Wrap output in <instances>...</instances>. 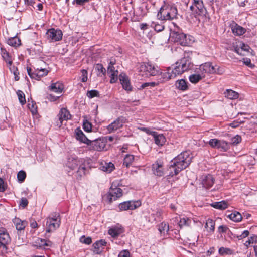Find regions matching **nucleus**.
Returning a JSON list of instances; mask_svg holds the SVG:
<instances>
[{"instance_id":"nucleus-1","label":"nucleus","mask_w":257,"mask_h":257,"mask_svg":"<svg viewBox=\"0 0 257 257\" xmlns=\"http://www.w3.org/2000/svg\"><path fill=\"white\" fill-rule=\"evenodd\" d=\"M190 64L189 60L185 58L177 62L172 69L168 67L163 72L161 73L160 82H166L170 79L175 78L178 75L182 74L190 69Z\"/></svg>"},{"instance_id":"nucleus-2","label":"nucleus","mask_w":257,"mask_h":257,"mask_svg":"<svg viewBox=\"0 0 257 257\" xmlns=\"http://www.w3.org/2000/svg\"><path fill=\"white\" fill-rule=\"evenodd\" d=\"M191 160L192 157L189 151L183 152L178 155L171 162L169 167L170 175H177L181 170L185 169L190 164Z\"/></svg>"},{"instance_id":"nucleus-3","label":"nucleus","mask_w":257,"mask_h":257,"mask_svg":"<svg viewBox=\"0 0 257 257\" xmlns=\"http://www.w3.org/2000/svg\"><path fill=\"white\" fill-rule=\"evenodd\" d=\"M177 10L175 7L164 4L161 8L157 14V17L161 20H171L176 18Z\"/></svg>"},{"instance_id":"nucleus-4","label":"nucleus","mask_w":257,"mask_h":257,"mask_svg":"<svg viewBox=\"0 0 257 257\" xmlns=\"http://www.w3.org/2000/svg\"><path fill=\"white\" fill-rule=\"evenodd\" d=\"M60 218L58 214L51 215L46 219V230L50 232L55 230L60 226Z\"/></svg>"},{"instance_id":"nucleus-5","label":"nucleus","mask_w":257,"mask_h":257,"mask_svg":"<svg viewBox=\"0 0 257 257\" xmlns=\"http://www.w3.org/2000/svg\"><path fill=\"white\" fill-rule=\"evenodd\" d=\"M138 69L140 72L145 73L144 75H146V76L148 75L158 76V77H159V75H161L162 72H160L157 68L149 63H143L141 64Z\"/></svg>"},{"instance_id":"nucleus-6","label":"nucleus","mask_w":257,"mask_h":257,"mask_svg":"<svg viewBox=\"0 0 257 257\" xmlns=\"http://www.w3.org/2000/svg\"><path fill=\"white\" fill-rule=\"evenodd\" d=\"M84 161L83 159L70 158L68 162V166L72 169H74L79 166L78 173L80 175L82 176L85 175L86 170L85 165L83 164Z\"/></svg>"},{"instance_id":"nucleus-7","label":"nucleus","mask_w":257,"mask_h":257,"mask_svg":"<svg viewBox=\"0 0 257 257\" xmlns=\"http://www.w3.org/2000/svg\"><path fill=\"white\" fill-rule=\"evenodd\" d=\"M11 241L10 237L7 231L4 228L0 229V250L2 253L7 252V247Z\"/></svg>"},{"instance_id":"nucleus-8","label":"nucleus","mask_w":257,"mask_h":257,"mask_svg":"<svg viewBox=\"0 0 257 257\" xmlns=\"http://www.w3.org/2000/svg\"><path fill=\"white\" fill-rule=\"evenodd\" d=\"M62 32L60 30H56L54 28L49 29L47 33V38L52 41H58L62 37Z\"/></svg>"},{"instance_id":"nucleus-9","label":"nucleus","mask_w":257,"mask_h":257,"mask_svg":"<svg viewBox=\"0 0 257 257\" xmlns=\"http://www.w3.org/2000/svg\"><path fill=\"white\" fill-rule=\"evenodd\" d=\"M90 148L95 151H101L103 150L106 146V142L103 139H96L90 141L89 142Z\"/></svg>"},{"instance_id":"nucleus-10","label":"nucleus","mask_w":257,"mask_h":257,"mask_svg":"<svg viewBox=\"0 0 257 257\" xmlns=\"http://www.w3.org/2000/svg\"><path fill=\"white\" fill-rule=\"evenodd\" d=\"M141 205L139 201H125L120 203L119 205V209L121 211H126L128 210H134L139 207Z\"/></svg>"},{"instance_id":"nucleus-11","label":"nucleus","mask_w":257,"mask_h":257,"mask_svg":"<svg viewBox=\"0 0 257 257\" xmlns=\"http://www.w3.org/2000/svg\"><path fill=\"white\" fill-rule=\"evenodd\" d=\"M126 122V119L123 117L118 118L107 126V130L109 133H111L117 129L121 127L123 124Z\"/></svg>"},{"instance_id":"nucleus-12","label":"nucleus","mask_w":257,"mask_h":257,"mask_svg":"<svg viewBox=\"0 0 257 257\" xmlns=\"http://www.w3.org/2000/svg\"><path fill=\"white\" fill-rule=\"evenodd\" d=\"M122 195V190L120 188H116L115 185H112L109 192L108 199L109 202H111Z\"/></svg>"},{"instance_id":"nucleus-13","label":"nucleus","mask_w":257,"mask_h":257,"mask_svg":"<svg viewBox=\"0 0 257 257\" xmlns=\"http://www.w3.org/2000/svg\"><path fill=\"white\" fill-rule=\"evenodd\" d=\"M210 62H206L200 65L197 69L205 77L206 74H213L214 68Z\"/></svg>"},{"instance_id":"nucleus-14","label":"nucleus","mask_w":257,"mask_h":257,"mask_svg":"<svg viewBox=\"0 0 257 257\" xmlns=\"http://www.w3.org/2000/svg\"><path fill=\"white\" fill-rule=\"evenodd\" d=\"M58 119L59 122L57 124V126L60 127L63 121H67L71 119V115L70 114L69 111L66 108H62L59 111L58 115Z\"/></svg>"},{"instance_id":"nucleus-15","label":"nucleus","mask_w":257,"mask_h":257,"mask_svg":"<svg viewBox=\"0 0 257 257\" xmlns=\"http://www.w3.org/2000/svg\"><path fill=\"white\" fill-rule=\"evenodd\" d=\"M202 187L208 189L212 186L214 183V178L211 175H203L200 178Z\"/></svg>"},{"instance_id":"nucleus-16","label":"nucleus","mask_w":257,"mask_h":257,"mask_svg":"<svg viewBox=\"0 0 257 257\" xmlns=\"http://www.w3.org/2000/svg\"><path fill=\"white\" fill-rule=\"evenodd\" d=\"M152 170L153 174L158 176H162L164 174L163 164L160 161H157L152 165Z\"/></svg>"},{"instance_id":"nucleus-17","label":"nucleus","mask_w":257,"mask_h":257,"mask_svg":"<svg viewBox=\"0 0 257 257\" xmlns=\"http://www.w3.org/2000/svg\"><path fill=\"white\" fill-rule=\"evenodd\" d=\"M147 133L153 137L155 142L158 146H162L165 143L166 138L162 134H158L156 132L149 131H148Z\"/></svg>"},{"instance_id":"nucleus-18","label":"nucleus","mask_w":257,"mask_h":257,"mask_svg":"<svg viewBox=\"0 0 257 257\" xmlns=\"http://www.w3.org/2000/svg\"><path fill=\"white\" fill-rule=\"evenodd\" d=\"M52 244L53 243L51 241L39 238H37L34 243V246L41 249H46L48 247H51Z\"/></svg>"},{"instance_id":"nucleus-19","label":"nucleus","mask_w":257,"mask_h":257,"mask_svg":"<svg viewBox=\"0 0 257 257\" xmlns=\"http://www.w3.org/2000/svg\"><path fill=\"white\" fill-rule=\"evenodd\" d=\"M119 79L123 89L127 91H132V87L131 85L128 77L125 74H120L119 76Z\"/></svg>"},{"instance_id":"nucleus-20","label":"nucleus","mask_w":257,"mask_h":257,"mask_svg":"<svg viewBox=\"0 0 257 257\" xmlns=\"http://www.w3.org/2000/svg\"><path fill=\"white\" fill-rule=\"evenodd\" d=\"M106 242L104 240H100L93 244V251L95 254H99L102 252L101 248L105 246Z\"/></svg>"},{"instance_id":"nucleus-21","label":"nucleus","mask_w":257,"mask_h":257,"mask_svg":"<svg viewBox=\"0 0 257 257\" xmlns=\"http://www.w3.org/2000/svg\"><path fill=\"white\" fill-rule=\"evenodd\" d=\"M196 8V14L201 16H206L207 11L204 7L203 2L194 4Z\"/></svg>"},{"instance_id":"nucleus-22","label":"nucleus","mask_w":257,"mask_h":257,"mask_svg":"<svg viewBox=\"0 0 257 257\" xmlns=\"http://www.w3.org/2000/svg\"><path fill=\"white\" fill-rule=\"evenodd\" d=\"M231 30L233 33L237 36L242 35L246 32L245 28L235 23L232 25Z\"/></svg>"},{"instance_id":"nucleus-23","label":"nucleus","mask_w":257,"mask_h":257,"mask_svg":"<svg viewBox=\"0 0 257 257\" xmlns=\"http://www.w3.org/2000/svg\"><path fill=\"white\" fill-rule=\"evenodd\" d=\"M13 223L16 226V228L18 231L24 230L27 225V222L25 221H22L18 218H15L13 219Z\"/></svg>"},{"instance_id":"nucleus-24","label":"nucleus","mask_w":257,"mask_h":257,"mask_svg":"<svg viewBox=\"0 0 257 257\" xmlns=\"http://www.w3.org/2000/svg\"><path fill=\"white\" fill-rule=\"evenodd\" d=\"M204 78V75L197 69L196 73L189 76V80L192 83H196Z\"/></svg>"},{"instance_id":"nucleus-25","label":"nucleus","mask_w":257,"mask_h":257,"mask_svg":"<svg viewBox=\"0 0 257 257\" xmlns=\"http://www.w3.org/2000/svg\"><path fill=\"white\" fill-rule=\"evenodd\" d=\"M64 87L63 84L59 82L52 83L49 87L50 90L58 93H61Z\"/></svg>"},{"instance_id":"nucleus-26","label":"nucleus","mask_w":257,"mask_h":257,"mask_svg":"<svg viewBox=\"0 0 257 257\" xmlns=\"http://www.w3.org/2000/svg\"><path fill=\"white\" fill-rule=\"evenodd\" d=\"M75 133L76 138L77 140H80L81 142H83L84 143L89 144L90 140L86 137V136L84 135L83 132L81 130L77 128L75 130Z\"/></svg>"},{"instance_id":"nucleus-27","label":"nucleus","mask_w":257,"mask_h":257,"mask_svg":"<svg viewBox=\"0 0 257 257\" xmlns=\"http://www.w3.org/2000/svg\"><path fill=\"white\" fill-rule=\"evenodd\" d=\"M176 40L182 46H186L188 44L187 36L184 33L176 34Z\"/></svg>"},{"instance_id":"nucleus-28","label":"nucleus","mask_w":257,"mask_h":257,"mask_svg":"<svg viewBox=\"0 0 257 257\" xmlns=\"http://www.w3.org/2000/svg\"><path fill=\"white\" fill-rule=\"evenodd\" d=\"M250 47L244 43H241L239 46V47H236L235 48V51L238 54L241 55H244L245 54L244 52H249V49Z\"/></svg>"},{"instance_id":"nucleus-29","label":"nucleus","mask_w":257,"mask_h":257,"mask_svg":"<svg viewBox=\"0 0 257 257\" xmlns=\"http://www.w3.org/2000/svg\"><path fill=\"white\" fill-rule=\"evenodd\" d=\"M49 72V70L46 68L38 67L36 69V73L38 74V75L37 76V79H39L40 77L47 75Z\"/></svg>"},{"instance_id":"nucleus-30","label":"nucleus","mask_w":257,"mask_h":257,"mask_svg":"<svg viewBox=\"0 0 257 257\" xmlns=\"http://www.w3.org/2000/svg\"><path fill=\"white\" fill-rule=\"evenodd\" d=\"M211 206L216 209L224 210L227 208V202L225 201L214 202L211 204Z\"/></svg>"},{"instance_id":"nucleus-31","label":"nucleus","mask_w":257,"mask_h":257,"mask_svg":"<svg viewBox=\"0 0 257 257\" xmlns=\"http://www.w3.org/2000/svg\"><path fill=\"white\" fill-rule=\"evenodd\" d=\"M225 97L230 99H235L238 98L239 94L237 92L231 89H227L224 93Z\"/></svg>"},{"instance_id":"nucleus-32","label":"nucleus","mask_w":257,"mask_h":257,"mask_svg":"<svg viewBox=\"0 0 257 257\" xmlns=\"http://www.w3.org/2000/svg\"><path fill=\"white\" fill-rule=\"evenodd\" d=\"M215 222L211 219H208L206 221L205 227L207 231L210 233H213L214 231Z\"/></svg>"},{"instance_id":"nucleus-33","label":"nucleus","mask_w":257,"mask_h":257,"mask_svg":"<svg viewBox=\"0 0 257 257\" xmlns=\"http://www.w3.org/2000/svg\"><path fill=\"white\" fill-rule=\"evenodd\" d=\"M1 55L7 64L11 66V64H12V61L11 60V57L9 55V54L5 49L1 48Z\"/></svg>"},{"instance_id":"nucleus-34","label":"nucleus","mask_w":257,"mask_h":257,"mask_svg":"<svg viewBox=\"0 0 257 257\" xmlns=\"http://www.w3.org/2000/svg\"><path fill=\"white\" fill-rule=\"evenodd\" d=\"M228 217L232 220L234 222H240L242 219V217L241 214L237 211H235L230 215H228Z\"/></svg>"},{"instance_id":"nucleus-35","label":"nucleus","mask_w":257,"mask_h":257,"mask_svg":"<svg viewBox=\"0 0 257 257\" xmlns=\"http://www.w3.org/2000/svg\"><path fill=\"white\" fill-rule=\"evenodd\" d=\"M8 44L12 46L17 47L21 44V41L17 37L11 38L8 40Z\"/></svg>"},{"instance_id":"nucleus-36","label":"nucleus","mask_w":257,"mask_h":257,"mask_svg":"<svg viewBox=\"0 0 257 257\" xmlns=\"http://www.w3.org/2000/svg\"><path fill=\"white\" fill-rule=\"evenodd\" d=\"M134 160V156L132 155L127 154L124 158L123 165L128 167L132 164Z\"/></svg>"},{"instance_id":"nucleus-37","label":"nucleus","mask_w":257,"mask_h":257,"mask_svg":"<svg viewBox=\"0 0 257 257\" xmlns=\"http://www.w3.org/2000/svg\"><path fill=\"white\" fill-rule=\"evenodd\" d=\"M122 232V229L118 227L112 228L108 230L109 234L113 237L117 236L121 234Z\"/></svg>"},{"instance_id":"nucleus-38","label":"nucleus","mask_w":257,"mask_h":257,"mask_svg":"<svg viewBox=\"0 0 257 257\" xmlns=\"http://www.w3.org/2000/svg\"><path fill=\"white\" fill-rule=\"evenodd\" d=\"M169 229V225L165 223V222H162L160 223V224L159 226L158 230L161 233H167Z\"/></svg>"},{"instance_id":"nucleus-39","label":"nucleus","mask_w":257,"mask_h":257,"mask_svg":"<svg viewBox=\"0 0 257 257\" xmlns=\"http://www.w3.org/2000/svg\"><path fill=\"white\" fill-rule=\"evenodd\" d=\"M176 87L181 90H186L187 85L186 81L183 79H181L176 82Z\"/></svg>"},{"instance_id":"nucleus-40","label":"nucleus","mask_w":257,"mask_h":257,"mask_svg":"<svg viewBox=\"0 0 257 257\" xmlns=\"http://www.w3.org/2000/svg\"><path fill=\"white\" fill-rule=\"evenodd\" d=\"M191 221L190 219L187 218H182L180 219L179 222L178 223L180 228H182L184 226H188L190 225Z\"/></svg>"},{"instance_id":"nucleus-41","label":"nucleus","mask_w":257,"mask_h":257,"mask_svg":"<svg viewBox=\"0 0 257 257\" xmlns=\"http://www.w3.org/2000/svg\"><path fill=\"white\" fill-rule=\"evenodd\" d=\"M160 75H159V77H158V80H157V82H147V83H144V84H143L141 86L142 88H146V87H148V86H152V87H154L155 86H157V85H158L160 83H163V82H160Z\"/></svg>"},{"instance_id":"nucleus-42","label":"nucleus","mask_w":257,"mask_h":257,"mask_svg":"<svg viewBox=\"0 0 257 257\" xmlns=\"http://www.w3.org/2000/svg\"><path fill=\"white\" fill-rule=\"evenodd\" d=\"M219 253L221 255H231L233 254V251L230 248L222 247L219 248Z\"/></svg>"},{"instance_id":"nucleus-43","label":"nucleus","mask_w":257,"mask_h":257,"mask_svg":"<svg viewBox=\"0 0 257 257\" xmlns=\"http://www.w3.org/2000/svg\"><path fill=\"white\" fill-rule=\"evenodd\" d=\"M114 168L113 164L112 163H106L102 167V170L108 173L111 172Z\"/></svg>"},{"instance_id":"nucleus-44","label":"nucleus","mask_w":257,"mask_h":257,"mask_svg":"<svg viewBox=\"0 0 257 257\" xmlns=\"http://www.w3.org/2000/svg\"><path fill=\"white\" fill-rule=\"evenodd\" d=\"M28 107L33 114H36L37 112V107L36 104L33 101L29 102L28 104Z\"/></svg>"},{"instance_id":"nucleus-45","label":"nucleus","mask_w":257,"mask_h":257,"mask_svg":"<svg viewBox=\"0 0 257 257\" xmlns=\"http://www.w3.org/2000/svg\"><path fill=\"white\" fill-rule=\"evenodd\" d=\"M17 94L19 98V100L21 104L23 105L26 102V99L24 93L21 90H18Z\"/></svg>"},{"instance_id":"nucleus-46","label":"nucleus","mask_w":257,"mask_h":257,"mask_svg":"<svg viewBox=\"0 0 257 257\" xmlns=\"http://www.w3.org/2000/svg\"><path fill=\"white\" fill-rule=\"evenodd\" d=\"M229 148V144L225 141H221L219 145V149L221 151H226Z\"/></svg>"},{"instance_id":"nucleus-47","label":"nucleus","mask_w":257,"mask_h":257,"mask_svg":"<svg viewBox=\"0 0 257 257\" xmlns=\"http://www.w3.org/2000/svg\"><path fill=\"white\" fill-rule=\"evenodd\" d=\"M152 26L157 32H161L164 29V26L162 23L159 24L158 23L153 22L152 24Z\"/></svg>"},{"instance_id":"nucleus-48","label":"nucleus","mask_w":257,"mask_h":257,"mask_svg":"<svg viewBox=\"0 0 257 257\" xmlns=\"http://www.w3.org/2000/svg\"><path fill=\"white\" fill-rule=\"evenodd\" d=\"M95 69L97 70L98 73V75L100 76V73H102L103 75H105L106 73L105 69L103 67L102 65L101 64H97L95 66Z\"/></svg>"},{"instance_id":"nucleus-49","label":"nucleus","mask_w":257,"mask_h":257,"mask_svg":"<svg viewBox=\"0 0 257 257\" xmlns=\"http://www.w3.org/2000/svg\"><path fill=\"white\" fill-rule=\"evenodd\" d=\"M83 125L85 131L89 132L91 131L92 125L87 120L84 119Z\"/></svg>"},{"instance_id":"nucleus-50","label":"nucleus","mask_w":257,"mask_h":257,"mask_svg":"<svg viewBox=\"0 0 257 257\" xmlns=\"http://www.w3.org/2000/svg\"><path fill=\"white\" fill-rule=\"evenodd\" d=\"M26 177V174L25 171H20L17 174V178L19 182H22L24 181Z\"/></svg>"},{"instance_id":"nucleus-51","label":"nucleus","mask_w":257,"mask_h":257,"mask_svg":"<svg viewBox=\"0 0 257 257\" xmlns=\"http://www.w3.org/2000/svg\"><path fill=\"white\" fill-rule=\"evenodd\" d=\"M98 95L99 92L96 90L88 91L87 93V96L90 98H92L94 97L98 96Z\"/></svg>"},{"instance_id":"nucleus-52","label":"nucleus","mask_w":257,"mask_h":257,"mask_svg":"<svg viewBox=\"0 0 257 257\" xmlns=\"http://www.w3.org/2000/svg\"><path fill=\"white\" fill-rule=\"evenodd\" d=\"M80 241L81 243H85L86 244H90L92 242V239L90 237H86L85 236H83L80 237Z\"/></svg>"},{"instance_id":"nucleus-53","label":"nucleus","mask_w":257,"mask_h":257,"mask_svg":"<svg viewBox=\"0 0 257 257\" xmlns=\"http://www.w3.org/2000/svg\"><path fill=\"white\" fill-rule=\"evenodd\" d=\"M111 79L110 82L111 83H115L118 79V71H115V72L110 73Z\"/></svg>"},{"instance_id":"nucleus-54","label":"nucleus","mask_w":257,"mask_h":257,"mask_svg":"<svg viewBox=\"0 0 257 257\" xmlns=\"http://www.w3.org/2000/svg\"><path fill=\"white\" fill-rule=\"evenodd\" d=\"M241 141V138L239 135H236L233 137L231 140V143L234 145H237Z\"/></svg>"},{"instance_id":"nucleus-55","label":"nucleus","mask_w":257,"mask_h":257,"mask_svg":"<svg viewBox=\"0 0 257 257\" xmlns=\"http://www.w3.org/2000/svg\"><path fill=\"white\" fill-rule=\"evenodd\" d=\"M213 67L214 68V72H213V74L221 75L224 72V69L223 68H221L217 65H215L213 66Z\"/></svg>"},{"instance_id":"nucleus-56","label":"nucleus","mask_w":257,"mask_h":257,"mask_svg":"<svg viewBox=\"0 0 257 257\" xmlns=\"http://www.w3.org/2000/svg\"><path fill=\"white\" fill-rule=\"evenodd\" d=\"M27 70L28 75L31 78L37 79V76L38 75V74L36 73V70L34 72H32V70L31 68L29 67L27 68Z\"/></svg>"},{"instance_id":"nucleus-57","label":"nucleus","mask_w":257,"mask_h":257,"mask_svg":"<svg viewBox=\"0 0 257 257\" xmlns=\"http://www.w3.org/2000/svg\"><path fill=\"white\" fill-rule=\"evenodd\" d=\"M7 187V184L2 178H0V192H4L6 190Z\"/></svg>"},{"instance_id":"nucleus-58","label":"nucleus","mask_w":257,"mask_h":257,"mask_svg":"<svg viewBox=\"0 0 257 257\" xmlns=\"http://www.w3.org/2000/svg\"><path fill=\"white\" fill-rule=\"evenodd\" d=\"M81 81L83 82H86L87 80V71L83 69L81 70Z\"/></svg>"},{"instance_id":"nucleus-59","label":"nucleus","mask_w":257,"mask_h":257,"mask_svg":"<svg viewBox=\"0 0 257 257\" xmlns=\"http://www.w3.org/2000/svg\"><path fill=\"white\" fill-rule=\"evenodd\" d=\"M130 253L127 250H123L120 251L118 254V257H130Z\"/></svg>"},{"instance_id":"nucleus-60","label":"nucleus","mask_w":257,"mask_h":257,"mask_svg":"<svg viewBox=\"0 0 257 257\" xmlns=\"http://www.w3.org/2000/svg\"><path fill=\"white\" fill-rule=\"evenodd\" d=\"M256 240V236H253L249 238V239L246 241L245 243V245L246 246H248L249 245L253 243L254 242H255Z\"/></svg>"},{"instance_id":"nucleus-61","label":"nucleus","mask_w":257,"mask_h":257,"mask_svg":"<svg viewBox=\"0 0 257 257\" xmlns=\"http://www.w3.org/2000/svg\"><path fill=\"white\" fill-rule=\"evenodd\" d=\"M218 140L216 139H212L209 140V144L213 148H215L216 147V145L218 143Z\"/></svg>"},{"instance_id":"nucleus-62","label":"nucleus","mask_w":257,"mask_h":257,"mask_svg":"<svg viewBox=\"0 0 257 257\" xmlns=\"http://www.w3.org/2000/svg\"><path fill=\"white\" fill-rule=\"evenodd\" d=\"M249 231H247V230H245L244 231L242 234L239 235L238 238H239V239H243L245 237H246L247 236H248L249 235Z\"/></svg>"},{"instance_id":"nucleus-63","label":"nucleus","mask_w":257,"mask_h":257,"mask_svg":"<svg viewBox=\"0 0 257 257\" xmlns=\"http://www.w3.org/2000/svg\"><path fill=\"white\" fill-rule=\"evenodd\" d=\"M243 62L244 64H245L246 65H247V66H248L249 67H252V65L251 63V61H250V59H248V58H243Z\"/></svg>"},{"instance_id":"nucleus-64","label":"nucleus","mask_w":257,"mask_h":257,"mask_svg":"<svg viewBox=\"0 0 257 257\" xmlns=\"http://www.w3.org/2000/svg\"><path fill=\"white\" fill-rule=\"evenodd\" d=\"M28 203V200L25 198H22L21 200L20 205L23 207H26Z\"/></svg>"}]
</instances>
